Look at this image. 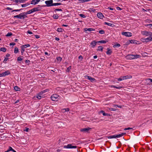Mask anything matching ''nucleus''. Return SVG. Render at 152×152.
I'll return each instance as SVG.
<instances>
[{
  "mask_svg": "<svg viewBox=\"0 0 152 152\" xmlns=\"http://www.w3.org/2000/svg\"><path fill=\"white\" fill-rule=\"evenodd\" d=\"M141 34L145 37H148L147 38H152V33L146 31H142Z\"/></svg>",
  "mask_w": 152,
  "mask_h": 152,
  "instance_id": "f257e3e1",
  "label": "nucleus"
},
{
  "mask_svg": "<svg viewBox=\"0 0 152 152\" xmlns=\"http://www.w3.org/2000/svg\"><path fill=\"white\" fill-rule=\"evenodd\" d=\"M130 43L132 44H140L141 43V42L140 41H138L137 40H135L134 39L131 40H129L128 41H127L126 43L125 44L126 45H128Z\"/></svg>",
  "mask_w": 152,
  "mask_h": 152,
  "instance_id": "f03ea898",
  "label": "nucleus"
},
{
  "mask_svg": "<svg viewBox=\"0 0 152 152\" xmlns=\"http://www.w3.org/2000/svg\"><path fill=\"white\" fill-rule=\"evenodd\" d=\"M14 17L20 19H24L27 17V16L24 14V13H22L18 15L15 16Z\"/></svg>",
  "mask_w": 152,
  "mask_h": 152,
  "instance_id": "7ed1b4c3",
  "label": "nucleus"
},
{
  "mask_svg": "<svg viewBox=\"0 0 152 152\" xmlns=\"http://www.w3.org/2000/svg\"><path fill=\"white\" fill-rule=\"evenodd\" d=\"M60 97L59 96L56 94H54L51 97V99L53 101H56L58 100V99Z\"/></svg>",
  "mask_w": 152,
  "mask_h": 152,
  "instance_id": "20e7f679",
  "label": "nucleus"
},
{
  "mask_svg": "<svg viewBox=\"0 0 152 152\" xmlns=\"http://www.w3.org/2000/svg\"><path fill=\"white\" fill-rule=\"evenodd\" d=\"M64 148H77V146L75 145H73L71 144H68L66 145H64L63 146Z\"/></svg>",
  "mask_w": 152,
  "mask_h": 152,
  "instance_id": "39448f33",
  "label": "nucleus"
},
{
  "mask_svg": "<svg viewBox=\"0 0 152 152\" xmlns=\"http://www.w3.org/2000/svg\"><path fill=\"white\" fill-rule=\"evenodd\" d=\"M45 3L47 7H51L53 6V1L52 0H48L45 1Z\"/></svg>",
  "mask_w": 152,
  "mask_h": 152,
  "instance_id": "423d86ee",
  "label": "nucleus"
},
{
  "mask_svg": "<svg viewBox=\"0 0 152 152\" xmlns=\"http://www.w3.org/2000/svg\"><path fill=\"white\" fill-rule=\"evenodd\" d=\"M10 74V72L9 70H7L4 72L0 74V77H5L8 75Z\"/></svg>",
  "mask_w": 152,
  "mask_h": 152,
  "instance_id": "0eeeda50",
  "label": "nucleus"
},
{
  "mask_svg": "<svg viewBox=\"0 0 152 152\" xmlns=\"http://www.w3.org/2000/svg\"><path fill=\"white\" fill-rule=\"evenodd\" d=\"M121 34L127 37H130L132 36V34L130 32H123Z\"/></svg>",
  "mask_w": 152,
  "mask_h": 152,
  "instance_id": "6e6552de",
  "label": "nucleus"
},
{
  "mask_svg": "<svg viewBox=\"0 0 152 152\" xmlns=\"http://www.w3.org/2000/svg\"><path fill=\"white\" fill-rule=\"evenodd\" d=\"M151 41H152V39H141L140 41L141 42L140 44H141V42H147Z\"/></svg>",
  "mask_w": 152,
  "mask_h": 152,
  "instance_id": "1a4fd4ad",
  "label": "nucleus"
},
{
  "mask_svg": "<svg viewBox=\"0 0 152 152\" xmlns=\"http://www.w3.org/2000/svg\"><path fill=\"white\" fill-rule=\"evenodd\" d=\"M91 128L88 127L87 128H84L83 129H80V131L81 132H83V133L86 132H88L89 131L90 129Z\"/></svg>",
  "mask_w": 152,
  "mask_h": 152,
  "instance_id": "9d476101",
  "label": "nucleus"
},
{
  "mask_svg": "<svg viewBox=\"0 0 152 152\" xmlns=\"http://www.w3.org/2000/svg\"><path fill=\"white\" fill-rule=\"evenodd\" d=\"M122 135L118 134H115L111 136H109L108 137V139L116 138L121 137Z\"/></svg>",
  "mask_w": 152,
  "mask_h": 152,
  "instance_id": "9b49d317",
  "label": "nucleus"
},
{
  "mask_svg": "<svg viewBox=\"0 0 152 152\" xmlns=\"http://www.w3.org/2000/svg\"><path fill=\"white\" fill-rule=\"evenodd\" d=\"M86 77H87V78L91 81L92 82H93L96 80L94 78H93L90 76H86Z\"/></svg>",
  "mask_w": 152,
  "mask_h": 152,
  "instance_id": "f8f14e48",
  "label": "nucleus"
},
{
  "mask_svg": "<svg viewBox=\"0 0 152 152\" xmlns=\"http://www.w3.org/2000/svg\"><path fill=\"white\" fill-rule=\"evenodd\" d=\"M40 0H32L31 4L33 5H35L39 2Z\"/></svg>",
  "mask_w": 152,
  "mask_h": 152,
  "instance_id": "ddd939ff",
  "label": "nucleus"
},
{
  "mask_svg": "<svg viewBox=\"0 0 152 152\" xmlns=\"http://www.w3.org/2000/svg\"><path fill=\"white\" fill-rule=\"evenodd\" d=\"M134 56L133 55L129 54L126 56V58L128 59L131 60L134 59Z\"/></svg>",
  "mask_w": 152,
  "mask_h": 152,
  "instance_id": "4468645a",
  "label": "nucleus"
},
{
  "mask_svg": "<svg viewBox=\"0 0 152 152\" xmlns=\"http://www.w3.org/2000/svg\"><path fill=\"white\" fill-rule=\"evenodd\" d=\"M97 16L98 17L101 19H102L104 16L102 14L101 12H99L97 14Z\"/></svg>",
  "mask_w": 152,
  "mask_h": 152,
  "instance_id": "2eb2a0df",
  "label": "nucleus"
},
{
  "mask_svg": "<svg viewBox=\"0 0 152 152\" xmlns=\"http://www.w3.org/2000/svg\"><path fill=\"white\" fill-rule=\"evenodd\" d=\"M33 12L40 11L41 10V8L39 7H36L34 8H33L32 9Z\"/></svg>",
  "mask_w": 152,
  "mask_h": 152,
  "instance_id": "dca6fc26",
  "label": "nucleus"
},
{
  "mask_svg": "<svg viewBox=\"0 0 152 152\" xmlns=\"http://www.w3.org/2000/svg\"><path fill=\"white\" fill-rule=\"evenodd\" d=\"M97 43L96 42L93 41L90 44L92 46V47L94 48L96 45Z\"/></svg>",
  "mask_w": 152,
  "mask_h": 152,
  "instance_id": "f3484780",
  "label": "nucleus"
},
{
  "mask_svg": "<svg viewBox=\"0 0 152 152\" xmlns=\"http://www.w3.org/2000/svg\"><path fill=\"white\" fill-rule=\"evenodd\" d=\"M84 30L85 31H94L95 30L93 28H86L84 29Z\"/></svg>",
  "mask_w": 152,
  "mask_h": 152,
  "instance_id": "a211bd4d",
  "label": "nucleus"
},
{
  "mask_svg": "<svg viewBox=\"0 0 152 152\" xmlns=\"http://www.w3.org/2000/svg\"><path fill=\"white\" fill-rule=\"evenodd\" d=\"M49 91V89H46L45 90L42 91L40 92V94H43L45 93V92H48Z\"/></svg>",
  "mask_w": 152,
  "mask_h": 152,
  "instance_id": "6ab92c4d",
  "label": "nucleus"
},
{
  "mask_svg": "<svg viewBox=\"0 0 152 152\" xmlns=\"http://www.w3.org/2000/svg\"><path fill=\"white\" fill-rule=\"evenodd\" d=\"M121 46L118 43H115L113 46L114 48H119Z\"/></svg>",
  "mask_w": 152,
  "mask_h": 152,
  "instance_id": "aec40b11",
  "label": "nucleus"
},
{
  "mask_svg": "<svg viewBox=\"0 0 152 152\" xmlns=\"http://www.w3.org/2000/svg\"><path fill=\"white\" fill-rule=\"evenodd\" d=\"M33 12V10H32V9L29 10V11L26 12L25 13V15H27L28 14H30Z\"/></svg>",
  "mask_w": 152,
  "mask_h": 152,
  "instance_id": "412c9836",
  "label": "nucleus"
},
{
  "mask_svg": "<svg viewBox=\"0 0 152 152\" xmlns=\"http://www.w3.org/2000/svg\"><path fill=\"white\" fill-rule=\"evenodd\" d=\"M104 24L107 25L108 26H112L113 25V24H112L111 23H107L106 22H104Z\"/></svg>",
  "mask_w": 152,
  "mask_h": 152,
  "instance_id": "4be33fe9",
  "label": "nucleus"
},
{
  "mask_svg": "<svg viewBox=\"0 0 152 152\" xmlns=\"http://www.w3.org/2000/svg\"><path fill=\"white\" fill-rule=\"evenodd\" d=\"M112 51H111L110 50L107 49V50L106 52V53L107 54L110 55L112 53Z\"/></svg>",
  "mask_w": 152,
  "mask_h": 152,
  "instance_id": "5701e85b",
  "label": "nucleus"
},
{
  "mask_svg": "<svg viewBox=\"0 0 152 152\" xmlns=\"http://www.w3.org/2000/svg\"><path fill=\"white\" fill-rule=\"evenodd\" d=\"M0 50L3 52H5L6 51V49L4 47L1 48L0 49Z\"/></svg>",
  "mask_w": 152,
  "mask_h": 152,
  "instance_id": "b1692460",
  "label": "nucleus"
},
{
  "mask_svg": "<svg viewBox=\"0 0 152 152\" xmlns=\"http://www.w3.org/2000/svg\"><path fill=\"white\" fill-rule=\"evenodd\" d=\"M103 48L101 46H99L97 50L102 51Z\"/></svg>",
  "mask_w": 152,
  "mask_h": 152,
  "instance_id": "393cba45",
  "label": "nucleus"
},
{
  "mask_svg": "<svg viewBox=\"0 0 152 152\" xmlns=\"http://www.w3.org/2000/svg\"><path fill=\"white\" fill-rule=\"evenodd\" d=\"M30 4L28 3H27L25 4H23L21 5V6L22 7H26L29 5Z\"/></svg>",
  "mask_w": 152,
  "mask_h": 152,
  "instance_id": "a878e982",
  "label": "nucleus"
},
{
  "mask_svg": "<svg viewBox=\"0 0 152 152\" xmlns=\"http://www.w3.org/2000/svg\"><path fill=\"white\" fill-rule=\"evenodd\" d=\"M124 76L126 80L131 78L132 77V76L130 75H127Z\"/></svg>",
  "mask_w": 152,
  "mask_h": 152,
  "instance_id": "bb28decb",
  "label": "nucleus"
},
{
  "mask_svg": "<svg viewBox=\"0 0 152 152\" xmlns=\"http://www.w3.org/2000/svg\"><path fill=\"white\" fill-rule=\"evenodd\" d=\"M42 94H40V93L37 96V98L39 99H40L42 97Z\"/></svg>",
  "mask_w": 152,
  "mask_h": 152,
  "instance_id": "cd10ccee",
  "label": "nucleus"
},
{
  "mask_svg": "<svg viewBox=\"0 0 152 152\" xmlns=\"http://www.w3.org/2000/svg\"><path fill=\"white\" fill-rule=\"evenodd\" d=\"M30 46V45L29 44L25 45L22 46L24 48H25L27 47Z\"/></svg>",
  "mask_w": 152,
  "mask_h": 152,
  "instance_id": "c85d7f7f",
  "label": "nucleus"
},
{
  "mask_svg": "<svg viewBox=\"0 0 152 152\" xmlns=\"http://www.w3.org/2000/svg\"><path fill=\"white\" fill-rule=\"evenodd\" d=\"M111 87L118 89H120L122 87L121 86L116 87V86L113 85H112Z\"/></svg>",
  "mask_w": 152,
  "mask_h": 152,
  "instance_id": "c756f323",
  "label": "nucleus"
},
{
  "mask_svg": "<svg viewBox=\"0 0 152 152\" xmlns=\"http://www.w3.org/2000/svg\"><path fill=\"white\" fill-rule=\"evenodd\" d=\"M18 48H15L14 50V53H17L18 52Z\"/></svg>",
  "mask_w": 152,
  "mask_h": 152,
  "instance_id": "7c9ffc66",
  "label": "nucleus"
},
{
  "mask_svg": "<svg viewBox=\"0 0 152 152\" xmlns=\"http://www.w3.org/2000/svg\"><path fill=\"white\" fill-rule=\"evenodd\" d=\"M107 41L105 40H101L100 41H99L98 42H99L102 43H106Z\"/></svg>",
  "mask_w": 152,
  "mask_h": 152,
  "instance_id": "2f4dec72",
  "label": "nucleus"
},
{
  "mask_svg": "<svg viewBox=\"0 0 152 152\" xmlns=\"http://www.w3.org/2000/svg\"><path fill=\"white\" fill-rule=\"evenodd\" d=\"M53 18L55 19H57L58 18V16L56 14L54 15L53 16Z\"/></svg>",
  "mask_w": 152,
  "mask_h": 152,
  "instance_id": "473e14b6",
  "label": "nucleus"
},
{
  "mask_svg": "<svg viewBox=\"0 0 152 152\" xmlns=\"http://www.w3.org/2000/svg\"><path fill=\"white\" fill-rule=\"evenodd\" d=\"M14 89L16 91H19L20 88L18 86H15L14 87Z\"/></svg>",
  "mask_w": 152,
  "mask_h": 152,
  "instance_id": "72a5a7b5",
  "label": "nucleus"
},
{
  "mask_svg": "<svg viewBox=\"0 0 152 152\" xmlns=\"http://www.w3.org/2000/svg\"><path fill=\"white\" fill-rule=\"evenodd\" d=\"M63 30V29L61 28H58L57 29V31L58 32H61Z\"/></svg>",
  "mask_w": 152,
  "mask_h": 152,
  "instance_id": "f704fd0d",
  "label": "nucleus"
},
{
  "mask_svg": "<svg viewBox=\"0 0 152 152\" xmlns=\"http://www.w3.org/2000/svg\"><path fill=\"white\" fill-rule=\"evenodd\" d=\"M134 59H136L139 58L140 57V55H134Z\"/></svg>",
  "mask_w": 152,
  "mask_h": 152,
  "instance_id": "c9c22d12",
  "label": "nucleus"
},
{
  "mask_svg": "<svg viewBox=\"0 0 152 152\" xmlns=\"http://www.w3.org/2000/svg\"><path fill=\"white\" fill-rule=\"evenodd\" d=\"M61 4V3H55L53 4V6H57V5H60Z\"/></svg>",
  "mask_w": 152,
  "mask_h": 152,
  "instance_id": "e433bc0d",
  "label": "nucleus"
},
{
  "mask_svg": "<svg viewBox=\"0 0 152 152\" xmlns=\"http://www.w3.org/2000/svg\"><path fill=\"white\" fill-rule=\"evenodd\" d=\"M25 48H24L23 47H22V46L21 47V53H22V55L23 54V53L25 51Z\"/></svg>",
  "mask_w": 152,
  "mask_h": 152,
  "instance_id": "4c0bfd02",
  "label": "nucleus"
},
{
  "mask_svg": "<svg viewBox=\"0 0 152 152\" xmlns=\"http://www.w3.org/2000/svg\"><path fill=\"white\" fill-rule=\"evenodd\" d=\"M63 110H65V111L66 112H68L69 111V108H64L63 109H62Z\"/></svg>",
  "mask_w": 152,
  "mask_h": 152,
  "instance_id": "58836bf2",
  "label": "nucleus"
},
{
  "mask_svg": "<svg viewBox=\"0 0 152 152\" xmlns=\"http://www.w3.org/2000/svg\"><path fill=\"white\" fill-rule=\"evenodd\" d=\"M79 16L83 18H85L86 17V16L83 14H79Z\"/></svg>",
  "mask_w": 152,
  "mask_h": 152,
  "instance_id": "ea45409f",
  "label": "nucleus"
},
{
  "mask_svg": "<svg viewBox=\"0 0 152 152\" xmlns=\"http://www.w3.org/2000/svg\"><path fill=\"white\" fill-rule=\"evenodd\" d=\"M12 35V34L11 33H8L6 34V36L7 37H10Z\"/></svg>",
  "mask_w": 152,
  "mask_h": 152,
  "instance_id": "a19ab883",
  "label": "nucleus"
},
{
  "mask_svg": "<svg viewBox=\"0 0 152 152\" xmlns=\"http://www.w3.org/2000/svg\"><path fill=\"white\" fill-rule=\"evenodd\" d=\"M99 33L101 34H103L104 33V30H102L99 31Z\"/></svg>",
  "mask_w": 152,
  "mask_h": 152,
  "instance_id": "79ce46f5",
  "label": "nucleus"
},
{
  "mask_svg": "<svg viewBox=\"0 0 152 152\" xmlns=\"http://www.w3.org/2000/svg\"><path fill=\"white\" fill-rule=\"evenodd\" d=\"M8 58H7V57L5 58L4 61H3V62L4 63H6V61L8 60Z\"/></svg>",
  "mask_w": 152,
  "mask_h": 152,
  "instance_id": "37998d69",
  "label": "nucleus"
},
{
  "mask_svg": "<svg viewBox=\"0 0 152 152\" xmlns=\"http://www.w3.org/2000/svg\"><path fill=\"white\" fill-rule=\"evenodd\" d=\"M133 129L132 128L128 127V128H125L124 129V130H129V129Z\"/></svg>",
  "mask_w": 152,
  "mask_h": 152,
  "instance_id": "c03bdc74",
  "label": "nucleus"
},
{
  "mask_svg": "<svg viewBox=\"0 0 152 152\" xmlns=\"http://www.w3.org/2000/svg\"><path fill=\"white\" fill-rule=\"evenodd\" d=\"M117 80L118 81H121L123 80L122 76H121L120 78L117 79Z\"/></svg>",
  "mask_w": 152,
  "mask_h": 152,
  "instance_id": "a18cd8bd",
  "label": "nucleus"
},
{
  "mask_svg": "<svg viewBox=\"0 0 152 152\" xmlns=\"http://www.w3.org/2000/svg\"><path fill=\"white\" fill-rule=\"evenodd\" d=\"M57 59L58 61H61L62 59L60 57H58L57 58Z\"/></svg>",
  "mask_w": 152,
  "mask_h": 152,
  "instance_id": "49530a36",
  "label": "nucleus"
},
{
  "mask_svg": "<svg viewBox=\"0 0 152 152\" xmlns=\"http://www.w3.org/2000/svg\"><path fill=\"white\" fill-rule=\"evenodd\" d=\"M71 66H69L67 68V71L69 72L71 69Z\"/></svg>",
  "mask_w": 152,
  "mask_h": 152,
  "instance_id": "de8ad7c7",
  "label": "nucleus"
},
{
  "mask_svg": "<svg viewBox=\"0 0 152 152\" xmlns=\"http://www.w3.org/2000/svg\"><path fill=\"white\" fill-rule=\"evenodd\" d=\"M8 150V151H12L13 150V149L10 146Z\"/></svg>",
  "mask_w": 152,
  "mask_h": 152,
  "instance_id": "09e8293b",
  "label": "nucleus"
},
{
  "mask_svg": "<svg viewBox=\"0 0 152 152\" xmlns=\"http://www.w3.org/2000/svg\"><path fill=\"white\" fill-rule=\"evenodd\" d=\"M17 60L18 61H21L22 60V59L20 57H19L18 58Z\"/></svg>",
  "mask_w": 152,
  "mask_h": 152,
  "instance_id": "8fccbe9b",
  "label": "nucleus"
},
{
  "mask_svg": "<svg viewBox=\"0 0 152 152\" xmlns=\"http://www.w3.org/2000/svg\"><path fill=\"white\" fill-rule=\"evenodd\" d=\"M15 45V43L14 42H12L11 43H10V46H11V45H12V46L13 45Z\"/></svg>",
  "mask_w": 152,
  "mask_h": 152,
  "instance_id": "3c124183",
  "label": "nucleus"
},
{
  "mask_svg": "<svg viewBox=\"0 0 152 152\" xmlns=\"http://www.w3.org/2000/svg\"><path fill=\"white\" fill-rule=\"evenodd\" d=\"M109 110L110 111H115L116 110V109L115 108H110Z\"/></svg>",
  "mask_w": 152,
  "mask_h": 152,
  "instance_id": "603ef678",
  "label": "nucleus"
},
{
  "mask_svg": "<svg viewBox=\"0 0 152 152\" xmlns=\"http://www.w3.org/2000/svg\"><path fill=\"white\" fill-rule=\"evenodd\" d=\"M21 10V9H20V10H13L12 11V12H18V11H20Z\"/></svg>",
  "mask_w": 152,
  "mask_h": 152,
  "instance_id": "864d4df0",
  "label": "nucleus"
},
{
  "mask_svg": "<svg viewBox=\"0 0 152 152\" xmlns=\"http://www.w3.org/2000/svg\"><path fill=\"white\" fill-rule=\"evenodd\" d=\"M11 1H14L16 3H18V2H19V0H11Z\"/></svg>",
  "mask_w": 152,
  "mask_h": 152,
  "instance_id": "5fc2aeb1",
  "label": "nucleus"
},
{
  "mask_svg": "<svg viewBox=\"0 0 152 152\" xmlns=\"http://www.w3.org/2000/svg\"><path fill=\"white\" fill-rule=\"evenodd\" d=\"M19 2L21 3H23L25 2V1L24 0H19Z\"/></svg>",
  "mask_w": 152,
  "mask_h": 152,
  "instance_id": "6e6d98bb",
  "label": "nucleus"
},
{
  "mask_svg": "<svg viewBox=\"0 0 152 152\" xmlns=\"http://www.w3.org/2000/svg\"><path fill=\"white\" fill-rule=\"evenodd\" d=\"M102 114L103 116H108V114L106 113L105 112L103 113Z\"/></svg>",
  "mask_w": 152,
  "mask_h": 152,
  "instance_id": "4d7b16f0",
  "label": "nucleus"
},
{
  "mask_svg": "<svg viewBox=\"0 0 152 152\" xmlns=\"http://www.w3.org/2000/svg\"><path fill=\"white\" fill-rule=\"evenodd\" d=\"M78 58L79 59H81V60H82L83 59V57L82 56L80 55L79 56Z\"/></svg>",
  "mask_w": 152,
  "mask_h": 152,
  "instance_id": "13d9d810",
  "label": "nucleus"
},
{
  "mask_svg": "<svg viewBox=\"0 0 152 152\" xmlns=\"http://www.w3.org/2000/svg\"><path fill=\"white\" fill-rule=\"evenodd\" d=\"M55 11H62V10L61 9H57L55 10Z\"/></svg>",
  "mask_w": 152,
  "mask_h": 152,
  "instance_id": "bf43d9fd",
  "label": "nucleus"
},
{
  "mask_svg": "<svg viewBox=\"0 0 152 152\" xmlns=\"http://www.w3.org/2000/svg\"><path fill=\"white\" fill-rule=\"evenodd\" d=\"M29 130V129L28 128H26L25 129H24V131H25L26 132H28V130Z\"/></svg>",
  "mask_w": 152,
  "mask_h": 152,
  "instance_id": "052dcab7",
  "label": "nucleus"
},
{
  "mask_svg": "<svg viewBox=\"0 0 152 152\" xmlns=\"http://www.w3.org/2000/svg\"><path fill=\"white\" fill-rule=\"evenodd\" d=\"M35 36L36 38H39V37L38 35H34Z\"/></svg>",
  "mask_w": 152,
  "mask_h": 152,
  "instance_id": "680f3d73",
  "label": "nucleus"
},
{
  "mask_svg": "<svg viewBox=\"0 0 152 152\" xmlns=\"http://www.w3.org/2000/svg\"><path fill=\"white\" fill-rule=\"evenodd\" d=\"M27 33L29 34H32V32L29 31H27Z\"/></svg>",
  "mask_w": 152,
  "mask_h": 152,
  "instance_id": "e2e57ef3",
  "label": "nucleus"
},
{
  "mask_svg": "<svg viewBox=\"0 0 152 152\" xmlns=\"http://www.w3.org/2000/svg\"><path fill=\"white\" fill-rule=\"evenodd\" d=\"M10 54H7L6 55V56L7 58V57H10Z\"/></svg>",
  "mask_w": 152,
  "mask_h": 152,
  "instance_id": "0e129e2a",
  "label": "nucleus"
},
{
  "mask_svg": "<svg viewBox=\"0 0 152 152\" xmlns=\"http://www.w3.org/2000/svg\"><path fill=\"white\" fill-rule=\"evenodd\" d=\"M148 26H149V27L151 28L152 29V24H150L149 25H148Z\"/></svg>",
  "mask_w": 152,
  "mask_h": 152,
  "instance_id": "69168bd1",
  "label": "nucleus"
},
{
  "mask_svg": "<svg viewBox=\"0 0 152 152\" xmlns=\"http://www.w3.org/2000/svg\"><path fill=\"white\" fill-rule=\"evenodd\" d=\"M79 3H83V0H79Z\"/></svg>",
  "mask_w": 152,
  "mask_h": 152,
  "instance_id": "338daca9",
  "label": "nucleus"
},
{
  "mask_svg": "<svg viewBox=\"0 0 152 152\" xmlns=\"http://www.w3.org/2000/svg\"><path fill=\"white\" fill-rule=\"evenodd\" d=\"M108 9H110V10H113V8L110 7H108Z\"/></svg>",
  "mask_w": 152,
  "mask_h": 152,
  "instance_id": "774afa93",
  "label": "nucleus"
}]
</instances>
